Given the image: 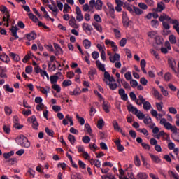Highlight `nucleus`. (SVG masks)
<instances>
[{
	"label": "nucleus",
	"instance_id": "nucleus-1",
	"mask_svg": "<svg viewBox=\"0 0 179 179\" xmlns=\"http://www.w3.org/2000/svg\"><path fill=\"white\" fill-rule=\"evenodd\" d=\"M150 114L154 118L157 120V121H159L160 125H162L165 129L168 131H171V138L176 142H178L179 143V129L177 128L175 125L171 124L170 122L167 121V119L163 117L162 114H158L157 110L152 108L150 110Z\"/></svg>",
	"mask_w": 179,
	"mask_h": 179
},
{
	"label": "nucleus",
	"instance_id": "nucleus-2",
	"mask_svg": "<svg viewBox=\"0 0 179 179\" xmlns=\"http://www.w3.org/2000/svg\"><path fill=\"white\" fill-rule=\"evenodd\" d=\"M56 5H48V8L50 10H52V15L53 16H55V17H57V15H58V12H59V10L60 12H62V10L64 9V3H62L61 1L57 0Z\"/></svg>",
	"mask_w": 179,
	"mask_h": 179
},
{
	"label": "nucleus",
	"instance_id": "nucleus-3",
	"mask_svg": "<svg viewBox=\"0 0 179 179\" xmlns=\"http://www.w3.org/2000/svg\"><path fill=\"white\" fill-rule=\"evenodd\" d=\"M15 141L17 145H20L22 148H30V141L23 135H20Z\"/></svg>",
	"mask_w": 179,
	"mask_h": 179
},
{
	"label": "nucleus",
	"instance_id": "nucleus-4",
	"mask_svg": "<svg viewBox=\"0 0 179 179\" xmlns=\"http://www.w3.org/2000/svg\"><path fill=\"white\" fill-rule=\"evenodd\" d=\"M90 6L95 8L96 10H101L103 9V1L101 0H91L90 1Z\"/></svg>",
	"mask_w": 179,
	"mask_h": 179
},
{
	"label": "nucleus",
	"instance_id": "nucleus-5",
	"mask_svg": "<svg viewBox=\"0 0 179 179\" xmlns=\"http://www.w3.org/2000/svg\"><path fill=\"white\" fill-rule=\"evenodd\" d=\"M138 99L143 104V110H145V111H149V110H150V108H152V104H150V102L146 101V99H145V98H143V96L139 95Z\"/></svg>",
	"mask_w": 179,
	"mask_h": 179
},
{
	"label": "nucleus",
	"instance_id": "nucleus-6",
	"mask_svg": "<svg viewBox=\"0 0 179 179\" xmlns=\"http://www.w3.org/2000/svg\"><path fill=\"white\" fill-rule=\"evenodd\" d=\"M143 122L145 125H148L149 128L151 129L156 127V124L153 121H152V117L150 116H146L143 118Z\"/></svg>",
	"mask_w": 179,
	"mask_h": 179
},
{
	"label": "nucleus",
	"instance_id": "nucleus-7",
	"mask_svg": "<svg viewBox=\"0 0 179 179\" xmlns=\"http://www.w3.org/2000/svg\"><path fill=\"white\" fill-rule=\"evenodd\" d=\"M59 76H62V73L57 72L55 73V75L50 76V81L51 85L57 84V82H58V80L59 79Z\"/></svg>",
	"mask_w": 179,
	"mask_h": 179
},
{
	"label": "nucleus",
	"instance_id": "nucleus-8",
	"mask_svg": "<svg viewBox=\"0 0 179 179\" xmlns=\"http://www.w3.org/2000/svg\"><path fill=\"white\" fill-rule=\"evenodd\" d=\"M168 64H169V68H171L172 71L175 72V73H177V71L176 70V68H177V63L176 62V59L171 57H169L168 59Z\"/></svg>",
	"mask_w": 179,
	"mask_h": 179
},
{
	"label": "nucleus",
	"instance_id": "nucleus-9",
	"mask_svg": "<svg viewBox=\"0 0 179 179\" xmlns=\"http://www.w3.org/2000/svg\"><path fill=\"white\" fill-rule=\"evenodd\" d=\"M76 19L78 22H82L83 20V14H82V10L79 6L76 7Z\"/></svg>",
	"mask_w": 179,
	"mask_h": 179
},
{
	"label": "nucleus",
	"instance_id": "nucleus-10",
	"mask_svg": "<svg viewBox=\"0 0 179 179\" xmlns=\"http://www.w3.org/2000/svg\"><path fill=\"white\" fill-rule=\"evenodd\" d=\"M36 89L41 92L42 94H45V96H47L48 93H50V90H51V87H50V86H45V87L36 86Z\"/></svg>",
	"mask_w": 179,
	"mask_h": 179
},
{
	"label": "nucleus",
	"instance_id": "nucleus-11",
	"mask_svg": "<svg viewBox=\"0 0 179 179\" xmlns=\"http://www.w3.org/2000/svg\"><path fill=\"white\" fill-rule=\"evenodd\" d=\"M113 125L115 131H117L118 132H120V134L123 136H127V134H125V131L122 130L121 127H120V125H118V122H117V120H113Z\"/></svg>",
	"mask_w": 179,
	"mask_h": 179
},
{
	"label": "nucleus",
	"instance_id": "nucleus-12",
	"mask_svg": "<svg viewBox=\"0 0 179 179\" xmlns=\"http://www.w3.org/2000/svg\"><path fill=\"white\" fill-rule=\"evenodd\" d=\"M83 30L87 33V34H92V30H93V27H92V25L84 22L83 24Z\"/></svg>",
	"mask_w": 179,
	"mask_h": 179
},
{
	"label": "nucleus",
	"instance_id": "nucleus-13",
	"mask_svg": "<svg viewBox=\"0 0 179 179\" xmlns=\"http://www.w3.org/2000/svg\"><path fill=\"white\" fill-rule=\"evenodd\" d=\"M36 116L33 115L27 119L28 122H31L32 124V127L34 129H37V127H38V122L36 120Z\"/></svg>",
	"mask_w": 179,
	"mask_h": 179
},
{
	"label": "nucleus",
	"instance_id": "nucleus-14",
	"mask_svg": "<svg viewBox=\"0 0 179 179\" xmlns=\"http://www.w3.org/2000/svg\"><path fill=\"white\" fill-rule=\"evenodd\" d=\"M122 23L125 27H128L129 26V18H128V15H127V12H122Z\"/></svg>",
	"mask_w": 179,
	"mask_h": 179
},
{
	"label": "nucleus",
	"instance_id": "nucleus-15",
	"mask_svg": "<svg viewBox=\"0 0 179 179\" xmlns=\"http://www.w3.org/2000/svg\"><path fill=\"white\" fill-rule=\"evenodd\" d=\"M0 61H2L4 64H9V62H10V58L6 53L3 52L0 55Z\"/></svg>",
	"mask_w": 179,
	"mask_h": 179
},
{
	"label": "nucleus",
	"instance_id": "nucleus-16",
	"mask_svg": "<svg viewBox=\"0 0 179 179\" xmlns=\"http://www.w3.org/2000/svg\"><path fill=\"white\" fill-rule=\"evenodd\" d=\"M118 93L123 101H127V100H128V94L125 93V90H124V88L119 89Z\"/></svg>",
	"mask_w": 179,
	"mask_h": 179
},
{
	"label": "nucleus",
	"instance_id": "nucleus-17",
	"mask_svg": "<svg viewBox=\"0 0 179 179\" xmlns=\"http://www.w3.org/2000/svg\"><path fill=\"white\" fill-rule=\"evenodd\" d=\"M69 24L73 29H79V24L76 23V19L75 17H71L70 20L69 21Z\"/></svg>",
	"mask_w": 179,
	"mask_h": 179
},
{
	"label": "nucleus",
	"instance_id": "nucleus-18",
	"mask_svg": "<svg viewBox=\"0 0 179 179\" xmlns=\"http://www.w3.org/2000/svg\"><path fill=\"white\" fill-rule=\"evenodd\" d=\"M107 6L109 9L110 17H112V19H115V15H114V13H115V9L114 8V6H113L111 3H107Z\"/></svg>",
	"mask_w": 179,
	"mask_h": 179
},
{
	"label": "nucleus",
	"instance_id": "nucleus-19",
	"mask_svg": "<svg viewBox=\"0 0 179 179\" xmlns=\"http://www.w3.org/2000/svg\"><path fill=\"white\" fill-rule=\"evenodd\" d=\"M114 142L117 146V150L119 152H124L125 148H124L123 145H121V138H118L117 140H115Z\"/></svg>",
	"mask_w": 179,
	"mask_h": 179
},
{
	"label": "nucleus",
	"instance_id": "nucleus-20",
	"mask_svg": "<svg viewBox=\"0 0 179 179\" xmlns=\"http://www.w3.org/2000/svg\"><path fill=\"white\" fill-rule=\"evenodd\" d=\"M54 47L55 50V55H61L64 54V50H62V48L59 44L54 43Z\"/></svg>",
	"mask_w": 179,
	"mask_h": 179
},
{
	"label": "nucleus",
	"instance_id": "nucleus-21",
	"mask_svg": "<svg viewBox=\"0 0 179 179\" xmlns=\"http://www.w3.org/2000/svg\"><path fill=\"white\" fill-rule=\"evenodd\" d=\"M155 106L157 107V111H159V113H157V114H162V117H164V115H166V112L163 110V102L156 103Z\"/></svg>",
	"mask_w": 179,
	"mask_h": 179
},
{
	"label": "nucleus",
	"instance_id": "nucleus-22",
	"mask_svg": "<svg viewBox=\"0 0 179 179\" xmlns=\"http://www.w3.org/2000/svg\"><path fill=\"white\" fill-rule=\"evenodd\" d=\"M121 58V56L118 53H115L114 55L109 57V61L112 62V64H115V62H117V61H120V59Z\"/></svg>",
	"mask_w": 179,
	"mask_h": 179
},
{
	"label": "nucleus",
	"instance_id": "nucleus-23",
	"mask_svg": "<svg viewBox=\"0 0 179 179\" xmlns=\"http://www.w3.org/2000/svg\"><path fill=\"white\" fill-rule=\"evenodd\" d=\"M96 65L99 71H101V72H106V64H103L100 60L96 61Z\"/></svg>",
	"mask_w": 179,
	"mask_h": 179
},
{
	"label": "nucleus",
	"instance_id": "nucleus-24",
	"mask_svg": "<svg viewBox=\"0 0 179 179\" xmlns=\"http://www.w3.org/2000/svg\"><path fill=\"white\" fill-rule=\"evenodd\" d=\"M150 157H151V160L154 163H157V164L162 163V159L157 155L150 154Z\"/></svg>",
	"mask_w": 179,
	"mask_h": 179
},
{
	"label": "nucleus",
	"instance_id": "nucleus-25",
	"mask_svg": "<svg viewBox=\"0 0 179 179\" xmlns=\"http://www.w3.org/2000/svg\"><path fill=\"white\" fill-rule=\"evenodd\" d=\"M152 93L155 99H157V100H163V95H162V94H160L157 90L153 88Z\"/></svg>",
	"mask_w": 179,
	"mask_h": 179
},
{
	"label": "nucleus",
	"instance_id": "nucleus-26",
	"mask_svg": "<svg viewBox=\"0 0 179 179\" xmlns=\"http://www.w3.org/2000/svg\"><path fill=\"white\" fill-rule=\"evenodd\" d=\"M26 37L29 41H31L33 40H36L37 38V34L36 32H31L26 34Z\"/></svg>",
	"mask_w": 179,
	"mask_h": 179
},
{
	"label": "nucleus",
	"instance_id": "nucleus-27",
	"mask_svg": "<svg viewBox=\"0 0 179 179\" xmlns=\"http://www.w3.org/2000/svg\"><path fill=\"white\" fill-rule=\"evenodd\" d=\"M127 109L128 111H129L130 113H132L133 114H134L136 115V114H137V113L139 111V110H138V108L135 106H133L132 104H129L127 106Z\"/></svg>",
	"mask_w": 179,
	"mask_h": 179
},
{
	"label": "nucleus",
	"instance_id": "nucleus-28",
	"mask_svg": "<svg viewBox=\"0 0 179 179\" xmlns=\"http://www.w3.org/2000/svg\"><path fill=\"white\" fill-rule=\"evenodd\" d=\"M96 73H97V70H96V69H90L88 72V76L90 80H93L94 79V75H96Z\"/></svg>",
	"mask_w": 179,
	"mask_h": 179
},
{
	"label": "nucleus",
	"instance_id": "nucleus-29",
	"mask_svg": "<svg viewBox=\"0 0 179 179\" xmlns=\"http://www.w3.org/2000/svg\"><path fill=\"white\" fill-rule=\"evenodd\" d=\"M9 57H10L12 59L15 61V62H19V61H20V56H19L17 54L10 52Z\"/></svg>",
	"mask_w": 179,
	"mask_h": 179
},
{
	"label": "nucleus",
	"instance_id": "nucleus-30",
	"mask_svg": "<svg viewBox=\"0 0 179 179\" xmlns=\"http://www.w3.org/2000/svg\"><path fill=\"white\" fill-rule=\"evenodd\" d=\"M83 45L85 50H89L92 47V42L89 39H85L83 41Z\"/></svg>",
	"mask_w": 179,
	"mask_h": 179
},
{
	"label": "nucleus",
	"instance_id": "nucleus-31",
	"mask_svg": "<svg viewBox=\"0 0 179 179\" xmlns=\"http://www.w3.org/2000/svg\"><path fill=\"white\" fill-rule=\"evenodd\" d=\"M92 26L96 29V31H99V33H103V27L97 22H93Z\"/></svg>",
	"mask_w": 179,
	"mask_h": 179
},
{
	"label": "nucleus",
	"instance_id": "nucleus-32",
	"mask_svg": "<svg viewBox=\"0 0 179 179\" xmlns=\"http://www.w3.org/2000/svg\"><path fill=\"white\" fill-rule=\"evenodd\" d=\"M82 92L80 91V88L76 87L73 91H70L69 94L70 96H79Z\"/></svg>",
	"mask_w": 179,
	"mask_h": 179
},
{
	"label": "nucleus",
	"instance_id": "nucleus-33",
	"mask_svg": "<svg viewBox=\"0 0 179 179\" xmlns=\"http://www.w3.org/2000/svg\"><path fill=\"white\" fill-rule=\"evenodd\" d=\"M148 176L145 172H139L136 176V179H148Z\"/></svg>",
	"mask_w": 179,
	"mask_h": 179
},
{
	"label": "nucleus",
	"instance_id": "nucleus-34",
	"mask_svg": "<svg viewBox=\"0 0 179 179\" xmlns=\"http://www.w3.org/2000/svg\"><path fill=\"white\" fill-rule=\"evenodd\" d=\"M17 30H19V28H17V27H12L11 28V33H12V36H13V37H15V39L19 38V36H17Z\"/></svg>",
	"mask_w": 179,
	"mask_h": 179
},
{
	"label": "nucleus",
	"instance_id": "nucleus-35",
	"mask_svg": "<svg viewBox=\"0 0 179 179\" xmlns=\"http://www.w3.org/2000/svg\"><path fill=\"white\" fill-rule=\"evenodd\" d=\"M140 156H141L143 166L145 167V169H150V165L149 163H148V162H146V159L145 158V157H143L142 154H140Z\"/></svg>",
	"mask_w": 179,
	"mask_h": 179
},
{
	"label": "nucleus",
	"instance_id": "nucleus-36",
	"mask_svg": "<svg viewBox=\"0 0 179 179\" xmlns=\"http://www.w3.org/2000/svg\"><path fill=\"white\" fill-rule=\"evenodd\" d=\"M166 9V5H164V3L160 2L157 3V12H163Z\"/></svg>",
	"mask_w": 179,
	"mask_h": 179
},
{
	"label": "nucleus",
	"instance_id": "nucleus-37",
	"mask_svg": "<svg viewBox=\"0 0 179 179\" xmlns=\"http://www.w3.org/2000/svg\"><path fill=\"white\" fill-rule=\"evenodd\" d=\"M102 107L105 112L110 113V108H111L110 103L104 101Z\"/></svg>",
	"mask_w": 179,
	"mask_h": 179
},
{
	"label": "nucleus",
	"instance_id": "nucleus-38",
	"mask_svg": "<svg viewBox=\"0 0 179 179\" xmlns=\"http://www.w3.org/2000/svg\"><path fill=\"white\" fill-rule=\"evenodd\" d=\"M140 66L141 68V71H143V73H148V71H146V69H145V68H146V60L141 59Z\"/></svg>",
	"mask_w": 179,
	"mask_h": 179
},
{
	"label": "nucleus",
	"instance_id": "nucleus-39",
	"mask_svg": "<svg viewBox=\"0 0 179 179\" xmlns=\"http://www.w3.org/2000/svg\"><path fill=\"white\" fill-rule=\"evenodd\" d=\"M71 9H72V8H71V6L68 3H65L63 7V13H69V10H71Z\"/></svg>",
	"mask_w": 179,
	"mask_h": 179
},
{
	"label": "nucleus",
	"instance_id": "nucleus-40",
	"mask_svg": "<svg viewBox=\"0 0 179 179\" xmlns=\"http://www.w3.org/2000/svg\"><path fill=\"white\" fill-rule=\"evenodd\" d=\"M168 174L173 179H179V175L178 173L173 171H169Z\"/></svg>",
	"mask_w": 179,
	"mask_h": 179
},
{
	"label": "nucleus",
	"instance_id": "nucleus-41",
	"mask_svg": "<svg viewBox=\"0 0 179 179\" xmlns=\"http://www.w3.org/2000/svg\"><path fill=\"white\" fill-rule=\"evenodd\" d=\"M28 16L31 21L34 22V23H38V22H41L38 20V18H37L36 15H34V14L32 13L28 14Z\"/></svg>",
	"mask_w": 179,
	"mask_h": 179
},
{
	"label": "nucleus",
	"instance_id": "nucleus-42",
	"mask_svg": "<svg viewBox=\"0 0 179 179\" xmlns=\"http://www.w3.org/2000/svg\"><path fill=\"white\" fill-rule=\"evenodd\" d=\"M160 90H161V93H162L163 96H164L165 97H167V96H169V91H167V90L164 89V86L159 85V86Z\"/></svg>",
	"mask_w": 179,
	"mask_h": 179
},
{
	"label": "nucleus",
	"instance_id": "nucleus-43",
	"mask_svg": "<svg viewBox=\"0 0 179 179\" xmlns=\"http://www.w3.org/2000/svg\"><path fill=\"white\" fill-rule=\"evenodd\" d=\"M10 17V15H9V13L6 12L5 16L3 17V22H7V27L9 26Z\"/></svg>",
	"mask_w": 179,
	"mask_h": 179
},
{
	"label": "nucleus",
	"instance_id": "nucleus-44",
	"mask_svg": "<svg viewBox=\"0 0 179 179\" xmlns=\"http://www.w3.org/2000/svg\"><path fill=\"white\" fill-rule=\"evenodd\" d=\"M169 40L171 44H177V39L176 38V36L174 35H170L169 36Z\"/></svg>",
	"mask_w": 179,
	"mask_h": 179
},
{
	"label": "nucleus",
	"instance_id": "nucleus-45",
	"mask_svg": "<svg viewBox=\"0 0 179 179\" xmlns=\"http://www.w3.org/2000/svg\"><path fill=\"white\" fill-rule=\"evenodd\" d=\"M68 140L69 141L70 143H71V145H75V142H76V138H75V136L72 134H69L68 136Z\"/></svg>",
	"mask_w": 179,
	"mask_h": 179
},
{
	"label": "nucleus",
	"instance_id": "nucleus-46",
	"mask_svg": "<svg viewBox=\"0 0 179 179\" xmlns=\"http://www.w3.org/2000/svg\"><path fill=\"white\" fill-rule=\"evenodd\" d=\"M52 89H53V90H55L57 93H59L61 92V86H59V85L58 84L52 85Z\"/></svg>",
	"mask_w": 179,
	"mask_h": 179
},
{
	"label": "nucleus",
	"instance_id": "nucleus-47",
	"mask_svg": "<svg viewBox=\"0 0 179 179\" xmlns=\"http://www.w3.org/2000/svg\"><path fill=\"white\" fill-rule=\"evenodd\" d=\"M96 48H98V50L99 51V52H103L106 50V46L104 45V44L101 45L100 43H98L96 45Z\"/></svg>",
	"mask_w": 179,
	"mask_h": 179
},
{
	"label": "nucleus",
	"instance_id": "nucleus-48",
	"mask_svg": "<svg viewBox=\"0 0 179 179\" xmlns=\"http://www.w3.org/2000/svg\"><path fill=\"white\" fill-rule=\"evenodd\" d=\"M168 149H169V150H174V149H176V144L173 143L171 140L168 142Z\"/></svg>",
	"mask_w": 179,
	"mask_h": 179
},
{
	"label": "nucleus",
	"instance_id": "nucleus-49",
	"mask_svg": "<svg viewBox=\"0 0 179 179\" xmlns=\"http://www.w3.org/2000/svg\"><path fill=\"white\" fill-rule=\"evenodd\" d=\"M148 36L150 38H156L157 37V32L155 31H152L148 33Z\"/></svg>",
	"mask_w": 179,
	"mask_h": 179
},
{
	"label": "nucleus",
	"instance_id": "nucleus-50",
	"mask_svg": "<svg viewBox=\"0 0 179 179\" xmlns=\"http://www.w3.org/2000/svg\"><path fill=\"white\" fill-rule=\"evenodd\" d=\"M3 89L6 92H9V93H13V92H15V90L13 87H10L9 85H3Z\"/></svg>",
	"mask_w": 179,
	"mask_h": 179
},
{
	"label": "nucleus",
	"instance_id": "nucleus-51",
	"mask_svg": "<svg viewBox=\"0 0 179 179\" xmlns=\"http://www.w3.org/2000/svg\"><path fill=\"white\" fill-rule=\"evenodd\" d=\"M124 78L126 80H132V74L131 71H127L124 73Z\"/></svg>",
	"mask_w": 179,
	"mask_h": 179
},
{
	"label": "nucleus",
	"instance_id": "nucleus-52",
	"mask_svg": "<svg viewBox=\"0 0 179 179\" xmlns=\"http://www.w3.org/2000/svg\"><path fill=\"white\" fill-rule=\"evenodd\" d=\"M71 85H72V81L70 80H64L62 83L64 87H68V86H71Z\"/></svg>",
	"mask_w": 179,
	"mask_h": 179
},
{
	"label": "nucleus",
	"instance_id": "nucleus-53",
	"mask_svg": "<svg viewBox=\"0 0 179 179\" xmlns=\"http://www.w3.org/2000/svg\"><path fill=\"white\" fill-rule=\"evenodd\" d=\"M4 111L6 115H10V114H12V108H10L9 106H5Z\"/></svg>",
	"mask_w": 179,
	"mask_h": 179
},
{
	"label": "nucleus",
	"instance_id": "nucleus-54",
	"mask_svg": "<svg viewBox=\"0 0 179 179\" xmlns=\"http://www.w3.org/2000/svg\"><path fill=\"white\" fill-rule=\"evenodd\" d=\"M103 127H104V120L101 119L98 121L97 128H99V129H103Z\"/></svg>",
	"mask_w": 179,
	"mask_h": 179
},
{
	"label": "nucleus",
	"instance_id": "nucleus-55",
	"mask_svg": "<svg viewBox=\"0 0 179 179\" xmlns=\"http://www.w3.org/2000/svg\"><path fill=\"white\" fill-rule=\"evenodd\" d=\"M134 163L137 167L141 166V159H139V157H138L137 155L134 157Z\"/></svg>",
	"mask_w": 179,
	"mask_h": 179
},
{
	"label": "nucleus",
	"instance_id": "nucleus-56",
	"mask_svg": "<svg viewBox=\"0 0 179 179\" xmlns=\"http://www.w3.org/2000/svg\"><path fill=\"white\" fill-rule=\"evenodd\" d=\"M14 155H15V152L13 151H10L7 153H3V157H4V159H9V157H10V156H13Z\"/></svg>",
	"mask_w": 179,
	"mask_h": 179
},
{
	"label": "nucleus",
	"instance_id": "nucleus-57",
	"mask_svg": "<svg viewBox=\"0 0 179 179\" xmlns=\"http://www.w3.org/2000/svg\"><path fill=\"white\" fill-rule=\"evenodd\" d=\"M136 115L138 120H143L145 118V114L142 113L141 110H138Z\"/></svg>",
	"mask_w": 179,
	"mask_h": 179
},
{
	"label": "nucleus",
	"instance_id": "nucleus-58",
	"mask_svg": "<svg viewBox=\"0 0 179 179\" xmlns=\"http://www.w3.org/2000/svg\"><path fill=\"white\" fill-rule=\"evenodd\" d=\"M151 26L154 29H157V27H159V21H157L156 20H152L151 21Z\"/></svg>",
	"mask_w": 179,
	"mask_h": 179
},
{
	"label": "nucleus",
	"instance_id": "nucleus-59",
	"mask_svg": "<svg viewBox=\"0 0 179 179\" xmlns=\"http://www.w3.org/2000/svg\"><path fill=\"white\" fill-rule=\"evenodd\" d=\"M113 32L116 38H121V32L117 29H114Z\"/></svg>",
	"mask_w": 179,
	"mask_h": 179
},
{
	"label": "nucleus",
	"instance_id": "nucleus-60",
	"mask_svg": "<svg viewBox=\"0 0 179 179\" xmlns=\"http://www.w3.org/2000/svg\"><path fill=\"white\" fill-rule=\"evenodd\" d=\"M121 83L124 89H129V83H128L125 80H121Z\"/></svg>",
	"mask_w": 179,
	"mask_h": 179
},
{
	"label": "nucleus",
	"instance_id": "nucleus-61",
	"mask_svg": "<svg viewBox=\"0 0 179 179\" xmlns=\"http://www.w3.org/2000/svg\"><path fill=\"white\" fill-rule=\"evenodd\" d=\"M76 117L80 125H85V119L83 117H80L78 114Z\"/></svg>",
	"mask_w": 179,
	"mask_h": 179
},
{
	"label": "nucleus",
	"instance_id": "nucleus-62",
	"mask_svg": "<svg viewBox=\"0 0 179 179\" xmlns=\"http://www.w3.org/2000/svg\"><path fill=\"white\" fill-rule=\"evenodd\" d=\"M155 43H157V44H158V45L163 44V38L157 36L155 37Z\"/></svg>",
	"mask_w": 179,
	"mask_h": 179
},
{
	"label": "nucleus",
	"instance_id": "nucleus-63",
	"mask_svg": "<svg viewBox=\"0 0 179 179\" xmlns=\"http://www.w3.org/2000/svg\"><path fill=\"white\" fill-rule=\"evenodd\" d=\"M89 148L92 152H96V150H97V145H96V143H90Z\"/></svg>",
	"mask_w": 179,
	"mask_h": 179
},
{
	"label": "nucleus",
	"instance_id": "nucleus-64",
	"mask_svg": "<svg viewBox=\"0 0 179 179\" xmlns=\"http://www.w3.org/2000/svg\"><path fill=\"white\" fill-rule=\"evenodd\" d=\"M134 11L136 13V15H142L143 14V11L142 10H141V8H138V7H134Z\"/></svg>",
	"mask_w": 179,
	"mask_h": 179
}]
</instances>
